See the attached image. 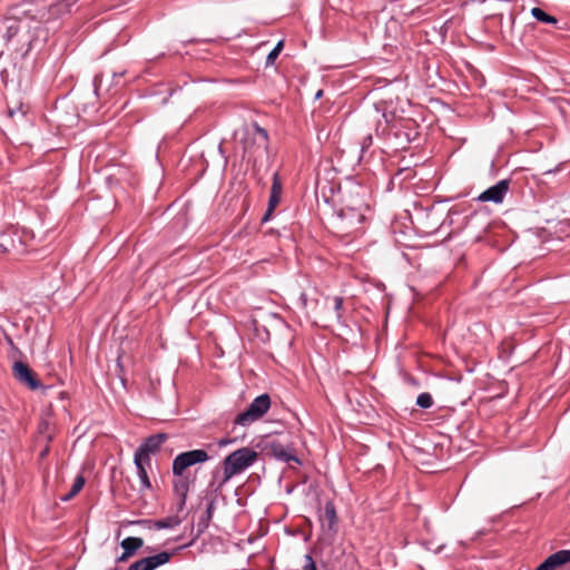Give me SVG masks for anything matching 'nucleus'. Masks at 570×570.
Instances as JSON below:
<instances>
[{"label": "nucleus", "mask_w": 570, "mask_h": 570, "mask_svg": "<svg viewBox=\"0 0 570 570\" xmlns=\"http://www.w3.org/2000/svg\"><path fill=\"white\" fill-rule=\"evenodd\" d=\"M370 210H347V209H337L336 210V228L343 235H353L362 233L365 228V223L367 219V214Z\"/></svg>", "instance_id": "20e7f679"}, {"label": "nucleus", "mask_w": 570, "mask_h": 570, "mask_svg": "<svg viewBox=\"0 0 570 570\" xmlns=\"http://www.w3.org/2000/svg\"><path fill=\"white\" fill-rule=\"evenodd\" d=\"M230 442H232V441H230V440H228V439H220V440L217 442V445H218L219 448H223V446H225V445L229 444Z\"/></svg>", "instance_id": "e433bc0d"}, {"label": "nucleus", "mask_w": 570, "mask_h": 570, "mask_svg": "<svg viewBox=\"0 0 570 570\" xmlns=\"http://www.w3.org/2000/svg\"><path fill=\"white\" fill-rule=\"evenodd\" d=\"M181 520L178 515H169L160 520H139L137 523L146 524L148 529L164 530L175 529L180 524Z\"/></svg>", "instance_id": "9b49d317"}, {"label": "nucleus", "mask_w": 570, "mask_h": 570, "mask_svg": "<svg viewBox=\"0 0 570 570\" xmlns=\"http://www.w3.org/2000/svg\"><path fill=\"white\" fill-rule=\"evenodd\" d=\"M14 377L22 384L27 385L30 390H38L41 384L36 377L33 371L23 362L17 361L12 366Z\"/></svg>", "instance_id": "1a4fd4ad"}, {"label": "nucleus", "mask_w": 570, "mask_h": 570, "mask_svg": "<svg viewBox=\"0 0 570 570\" xmlns=\"http://www.w3.org/2000/svg\"><path fill=\"white\" fill-rule=\"evenodd\" d=\"M214 511H215V502L210 501L207 504L206 512H205V520L204 521H205L206 524L212 520Z\"/></svg>", "instance_id": "c85d7f7f"}, {"label": "nucleus", "mask_w": 570, "mask_h": 570, "mask_svg": "<svg viewBox=\"0 0 570 570\" xmlns=\"http://www.w3.org/2000/svg\"><path fill=\"white\" fill-rule=\"evenodd\" d=\"M4 341L6 343L8 344V346L10 347V350L16 353V354H20V350L18 348V346L14 344L12 337L8 334H4Z\"/></svg>", "instance_id": "c756f323"}, {"label": "nucleus", "mask_w": 570, "mask_h": 570, "mask_svg": "<svg viewBox=\"0 0 570 570\" xmlns=\"http://www.w3.org/2000/svg\"><path fill=\"white\" fill-rule=\"evenodd\" d=\"M321 95H322V91H318L316 97L318 98V97H321Z\"/></svg>", "instance_id": "58836bf2"}, {"label": "nucleus", "mask_w": 570, "mask_h": 570, "mask_svg": "<svg viewBox=\"0 0 570 570\" xmlns=\"http://www.w3.org/2000/svg\"><path fill=\"white\" fill-rule=\"evenodd\" d=\"M268 453L281 462H295L301 464V460L296 455L295 448L293 445H284L281 442L272 441L266 446Z\"/></svg>", "instance_id": "0eeeda50"}, {"label": "nucleus", "mask_w": 570, "mask_h": 570, "mask_svg": "<svg viewBox=\"0 0 570 570\" xmlns=\"http://www.w3.org/2000/svg\"><path fill=\"white\" fill-rule=\"evenodd\" d=\"M334 302V309L336 312L337 318L340 320L342 317L341 311L343 307V298L341 296H335L333 298Z\"/></svg>", "instance_id": "cd10ccee"}, {"label": "nucleus", "mask_w": 570, "mask_h": 570, "mask_svg": "<svg viewBox=\"0 0 570 570\" xmlns=\"http://www.w3.org/2000/svg\"><path fill=\"white\" fill-rule=\"evenodd\" d=\"M177 479L173 482L174 492L179 497V505L183 508L186 504L187 495L190 489L191 480L184 474L176 476Z\"/></svg>", "instance_id": "f8f14e48"}, {"label": "nucleus", "mask_w": 570, "mask_h": 570, "mask_svg": "<svg viewBox=\"0 0 570 570\" xmlns=\"http://www.w3.org/2000/svg\"><path fill=\"white\" fill-rule=\"evenodd\" d=\"M18 29L17 24H7V21L0 22V56L10 39L17 35Z\"/></svg>", "instance_id": "2eb2a0df"}, {"label": "nucleus", "mask_w": 570, "mask_h": 570, "mask_svg": "<svg viewBox=\"0 0 570 570\" xmlns=\"http://www.w3.org/2000/svg\"><path fill=\"white\" fill-rule=\"evenodd\" d=\"M557 569L570 562V550H559L548 557Z\"/></svg>", "instance_id": "a211bd4d"}, {"label": "nucleus", "mask_w": 570, "mask_h": 570, "mask_svg": "<svg viewBox=\"0 0 570 570\" xmlns=\"http://www.w3.org/2000/svg\"><path fill=\"white\" fill-rule=\"evenodd\" d=\"M342 198L338 209L347 210H371L370 205L365 202V189L361 185L352 184L341 189Z\"/></svg>", "instance_id": "423d86ee"}, {"label": "nucleus", "mask_w": 570, "mask_h": 570, "mask_svg": "<svg viewBox=\"0 0 570 570\" xmlns=\"http://www.w3.org/2000/svg\"><path fill=\"white\" fill-rule=\"evenodd\" d=\"M282 190H283L282 183H281L278 174L276 173L273 176V183H272L269 196H275V197L281 198Z\"/></svg>", "instance_id": "393cba45"}, {"label": "nucleus", "mask_w": 570, "mask_h": 570, "mask_svg": "<svg viewBox=\"0 0 570 570\" xmlns=\"http://www.w3.org/2000/svg\"><path fill=\"white\" fill-rule=\"evenodd\" d=\"M320 520L323 528H327L328 530H333L337 522L336 509L333 501H327L324 504V509L320 515Z\"/></svg>", "instance_id": "ddd939ff"}, {"label": "nucleus", "mask_w": 570, "mask_h": 570, "mask_svg": "<svg viewBox=\"0 0 570 570\" xmlns=\"http://www.w3.org/2000/svg\"><path fill=\"white\" fill-rule=\"evenodd\" d=\"M19 110H20V108H17V109H14V108H8V111H7V112H8V116H9L10 118H12V117H14V115H16Z\"/></svg>", "instance_id": "4c0bfd02"}, {"label": "nucleus", "mask_w": 570, "mask_h": 570, "mask_svg": "<svg viewBox=\"0 0 570 570\" xmlns=\"http://www.w3.org/2000/svg\"><path fill=\"white\" fill-rule=\"evenodd\" d=\"M120 546L125 552L134 556L144 546V540L138 537H127L121 541Z\"/></svg>", "instance_id": "dca6fc26"}, {"label": "nucleus", "mask_w": 570, "mask_h": 570, "mask_svg": "<svg viewBox=\"0 0 570 570\" xmlns=\"http://www.w3.org/2000/svg\"><path fill=\"white\" fill-rule=\"evenodd\" d=\"M304 570H316L315 562H314L313 558L309 554L305 556Z\"/></svg>", "instance_id": "7c9ffc66"}, {"label": "nucleus", "mask_w": 570, "mask_h": 570, "mask_svg": "<svg viewBox=\"0 0 570 570\" xmlns=\"http://www.w3.org/2000/svg\"><path fill=\"white\" fill-rule=\"evenodd\" d=\"M32 239L30 232L9 227L0 232V252L13 256L23 255L30 250Z\"/></svg>", "instance_id": "f03ea898"}, {"label": "nucleus", "mask_w": 570, "mask_h": 570, "mask_svg": "<svg viewBox=\"0 0 570 570\" xmlns=\"http://www.w3.org/2000/svg\"><path fill=\"white\" fill-rule=\"evenodd\" d=\"M258 459V453L252 448L244 446L229 453L223 461V472H214L209 488L222 490L229 480L250 468Z\"/></svg>", "instance_id": "f257e3e1"}, {"label": "nucleus", "mask_w": 570, "mask_h": 570, "mask_svg": "<svg viewBox=\"0 0 570 570\" xmlns=\"http://www.w3.org/2000/svg\"><path fill=\"white\" fill-rule=\"evenodd\" d=\"M210 451L214 452L213 444H207L205 449H195L177 454L171 465L174 476H181L187 469L213 459L214 455L210 454Z\"/></svg>", "instance_id": "7ed1b4c3"}, {"label": "nucleus", "mask_w": 570, "mask_h": 570, "mask_svg": "<svg viewBox=\"0 0 570 570\" xmlns=\"http://www.w3.org/2000/svg\"><path fill=\"white\" fill-rule=\"evenodd\" d=\"M253 140L257 145V148H267L268 144V134L267 131L259 127L258 125L254 126Z\"/></svg>", "instance_id": "f3484780"}, {"label": "nucleus", "mask_w": 570, "mask_h": 570, "mask_svg": "<svg viewBox=\"0 0 570 570\" xmlns=\"http://www.w3.org/2000/svg\"><path fill=\"white\" fill-rule=\"evenodd\" d=\"M510 186V180L502 179L498 181L495 185L489 187L483 193H481L478 197L480 202H492L495 204L502 203L504 199Z\"/></svg>", "instance_id": "9d476101"}, {"label": "nucleus", "mask_w": 570, "mask_h": 570, "mask_svg": "<svg viewBox=\"0 0 570 570\" xmlns=\"http://www.w3.org/2000/svg\"><path fill=\"white\" fill-rule=\"evenodd\" d=\"M85 482H86L85 478L81 474L77 475V478L75 479L73 484H72V487L70 489V491L65 497H62V500L63 501H69L76 494H78L81 491V489L83 488Z\"/></svg>", "instance_id": "412c9836"}, {"label": "nucleus", "mask_w": 570, "mask_h": 570, "mask_svg": "<svg viewBox=\"0 0 570 570\" xmlns=\"http://www.w3.org/2000/svg\"><path fill=\"white\" fill-rule=\"evenodd\" d=\"M298 304L299 306L303 308V309H307L308 307V298H307V294L302 292L299 294V297H298Z\"/></svg>", "instance_id": "473e14b6"}, {"label": "nucleus", "mask_w": 570, "mask_h": 570, "mask_svg": "<svg viewBox=\"0 0 570 570\" xmlns=\"http://www.w3.org/2000/svg\"><path fill=\"white\" fill-rule=\"evenodd\" d=\"M137 462H139L140 465L144 468H147L150 465V453L142 451L140 448H138L134 455V463L135 466H137Z\"/></svg>", "instance_id": "4be33fe9"}, {"label": "nucleus", "mask_w": 570, "mask_h": 570, "mask_svg": "<svg viewBox=\"0 0 570 570\" xmlns=\"http://www.w3.org/2000/svg\"><path fill=\"white\" fill-rule=\"evenodd\" d=\"M531 16L543 23L547 24H556L558 22V19L551 14H548L544 12L541 8L534 7L531 9Z\"/></svg>", "instance_id": "6ab92c4d"}, {"label": "nucleus", "mask_w": 570, "mask_h": 570, "mask_svg": "<svg viewBox=\"0 0 570 570\" xmlns=\"http://www.w3.org/2000/svg\"><path fill=\"white\" fill-rule=\"evenodd\" d=\"M373 145V137L371 134L366 135L365 137H363L362 141H361V147H360V153H361V157L363 156V154Z\"/></svg>", "instance_id": "bb28decb"}, {"label": "nucleus", "mask_w": 570, "mask_h": 570, "mask_svg": "<svg viewBox=\"0 0 570 570\" xmlns=\"http://www.w3.org/2000/svg\"><path fill=\"white\" fill-rule=\"evenodd\" d=\"M136 470L140 481V491L151 489V483L147 473V468H144L142 465L139 464V462H137Z\"/></svg>", "instance_id": "aec40b11"}, {"label": "nucleus", "mask_w": 570, "mask_h": 570, "mask_svg": "<svg viewBox=\"0 0 570 570\" xmlns=\"http://www.w3.org/2000/svg\"><path fill=\"white\" fill-rule=\"evenodd\" d=\"M271 407V397L268 394L264 393L255 397L248 407L236 415L234 423L236 425L246 426L252 424L253 422L259 420L267 413Z\"/></svg>", "instance_id": "39448f33"}, {"label": "nucleus", "mask_w": 570, "mask_h": 570, "mask_svg": "<svg viewBox=\"0 0 570 570\" xmlns=\"http://www.w3.org/2000/svg\"><path fill=\"white\" fill-rule=\"evenodd\" d=\"M130 557H131L130 554H128L127 552H125V551H124V552L121 553V556H119V557L117 558V562H124V561H126L127 559H129Z\"/></svg>", "instance_id": "c9c22d12"}, {"label": "nucleus", "mask_w": 570, "mask_h": 570, "mask_svg": "<svg viewBox=\"0 0 570 570\" xmlns=\"http://www.w3.org/2000/svg\"><path fill=\"white\" fill-rule=\"evenodd\" d=\"M283 49V41H278L277 45L273 48V50L268 53L266 58V65H273L275 59L278 57L279 52Z\"/></svg>", "instance_id": "a878e982"}, {"label": "nucleus", "mask_w": 570, "mask_h": 570, "mask_svg": "<svg viewBox=\"0 0 570 570\" xmlns=\"http://www.w3.org/2000/svg\"><path fill=\"white\" fill-rule=\"evenodd\" d=\"M171 556V552L163 551L155 556L146 557L135 561L129 566L127 570H155L158 567L169 562Z\"/></svg>", "instance_id": "6e6552de"}, {"label": "nucleus", "mask_w": 570, "mask_h": 570, "mask_svg": "<svg viewBox=\"0 0 570 570\" xmlns=\"http://www.w3.org/2000/svg\"><path fill=\"white\" fill-rule=\"evenodd\" d=\"M244 154L247 155L248 157H252L254 155V151L252 150V148L247 145V140L245 141L244 144Z\"/></svg>", "instance_id": "72a5a7b5"}, {"label": "nucleus", "mask_w": 570, "mask_h": 570, "mask_svg": "<svg viewBox=\"0 0 570 570\" xmlns=\"http://www.w3.org/2000/svg\"><path fill=\"white\" fill-rule=\"evenodd\" d=\"M535 570H556L552 562L549 558H547L539 567L535 568Z\"/></svg>", "instance_id": "2f4dec72"}, {"label": "nucleus", "mask_w": 570, "mask_h": 570, "mask_svg": "<svg viewBox=\"0 0 570 570\" xmlns=\"http://www.w3.org/2000/svg\"><path fill=\"white\" fill-rule=\"evenodd\" d=\"M166 439H167V435L164 433L154 434V435L148 436L144 441V443L140 444L139 448L142 451H146L151 454L160 449V446L166 441Z\"/></svg>", "instance_id": "4468645a"}, {"label": "nucleus", "mask_w": 570, "mask_h": 570, "mask_svg": "<svg viewBox=\"0 0 570 570\" xmlns=\"http://www.w3.org/2000/svg\"><path fill=\"white\" fill-rule=\"evenodd\" d=\"M433 397L428 392H423L416 397V405L421 409H430L433 406Z\"/></svg>", "instance_id": "b1692460"}, {"label": "nucleus", "mask_w": 570, "mask_h": 570, "mask_svg": "<svg viewBox=\"0 0 570 570\" xmlns=\"http://www.w3.org/2000/svg\"><path fill=\"white\" fill-rule=\"evenodd\" d=\"M279 200H281V198H278V197L269 196L267 209H266L264 216L262 217V223H267L271 219L272 214H273L274 209L276 208V206L278 205Z\"/></svg>", "instance_id": "5701e85b"}, {"label": "nucleus", "mask_w": 570, "mask_h": 570, "mask_svg": "<svg viewBox=\"0 0 570 570\" xmlns=\"http://www.w3.org/2000/svg\"><path fill=\"white\" fill-rule=\"evenodd\" d=\"M561 169V165H558L556 166L554 168L552 169H548L543 173V175H553V174H557L558 171H560Z\"/></svg>", "instance_id": "f704fd0d"}]
</instances>
